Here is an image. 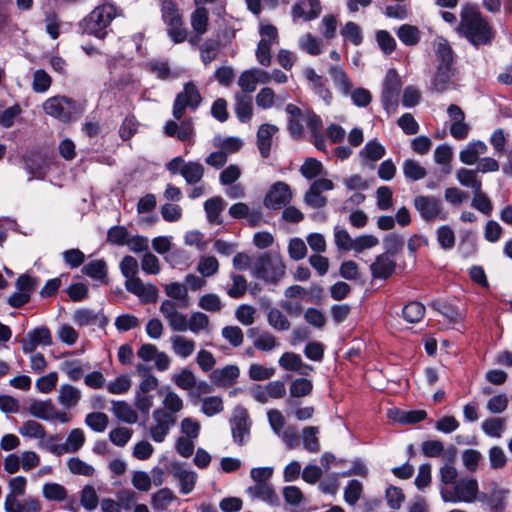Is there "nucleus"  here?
Here are the masks:
<instances>
[{
	"label": "nucleus",
	"mask_w": 512,
	"mask_h": 512,
	"mask_svg": "<svg viewBox=\"0 0 512 512\" xmlns=\"http://www.w3.org/2000/svg\"><path fill=\"white\" fill-rule=\"evenodd\" d=\"M291 197L290 187L283 182H279L274 184L266 194L264 205L273 210L281 209L290 201Z\"/></svg>",
	"instance_id": "15"
},
{
	"label": "nucleus",
	"mask_w": 512,
	"mask_h": 512,
	"mask_svg": "<svg viewBox=\"0 0 512 512\" xmlns=\"http://www.w3.org/2000/svg\"><path fill=\"white\" fill-rule=\"evenodd\" d=\"M240 370L236 365H227L221 369H215L210 374L211 381L218 387H230L238 379Z\"/></svg>",
	"instance_id": "20"
},
{
	"label": "nucleus",
	"mask_w": 512,
	"mask_h": 512,
	"mask_svg": "<svg viewBox=\"0 0 512 512\" xmlns=\"http://www.w3.org/2000/svg\"><path fill=\"white\" fill-rule=\"evenodd\" d=\"M376 41L381 51L386 55L391 54L396 49L395 39L386 30L376 32Z\"/></svg>",
	"instance_id": "62"
},
{
	"label": "nucleus",
	"mask_w": 512,
	"mask_h": 512,
	"mask_svg": "<svg viewBox=\"0 0 512 512\" xmlns=\"http://www.w3.org/2000/svg\"><path fill=\"white\" fill-rule=\"evenodd\" d=\"M313 383L306 378H297L293 380L289 387L290 397L286 399V403L290 407H295L298 403L295 398L306 397L311 394Z\"/></svg>",
	"instance_id": "23"
},
{
	"label": "nucleus",
	"mask_w": 512,
	"mask_h": 512,
	"mask_svg": "<svg viewBox=\"0 0 512 512\" xmlns=\"http://www.w3.org/2000/svg\"><path fill=\"white\" fill-rule=\"evenodd\" d=\"M413 203L421 218L426 222L436 219L445 221L448 218V213L444 211L440 199L434 196L419 195L414 198Z\"/></svg>",
	"instance_id": "8"
},
{
	"label": "nucleus",
	"mask_w": 512,
	"mask_h": 512,
	"mask_svg": "<svg viewBox=\"0 0 512 512\" xmlns=\"http://www.w3.org/2000/svg\"><path fill=\"white\" fill-rule=\"evenodd\" d=\"M202 97L193 82H187L184 88L179 92L173 103L172 114L176 120H180L185 114L186 109L195 111L201 104Z\"/></svg>",
	"instance_id": "7"
},
{
	"label": "nucleus",
	"mask_w": 512,
	"mask_h": 512,
	"mask_svg": "<svg viewBox=\"0 0 512 512\" xmlns=\"http://www.w3.org/2000/svg\"><path fill=\"white\" fill-rule=\"evenodd\" d=\"M234 111L241 123H248L253 116V101L250 95L235 93Z\"/></svg>",
	"instance_id": "22"
},
{
	"label": "nucleus",
	"mask_w": 512,
	"mask_h": 512,
	"mask_svg": "<svg viewBox=\"0 0 512 512\" xmlns=\"http://www.w3.org/2000/svg\"><path fill=\"white\" fill-rule=\"evenodd\" d=\"M83 274L95 280H103L107 276V265L103 259L93 260L82 268Z\"/></svg>",
	"instance_id": "41"
},
{
	"label": "nucleus",
	"mask_w": 512,
	"mask_h": 512,
	"mask_svg": "<svg viewBox=\"0 0 512 512\" xmlns=\"http://www.w3.org/2000/svg\"><path fill=\"white\" fill-rule=\"evenodd\" d=\"M247 493L251 497L261 499L262 501H265L270 505H279V497L275 493L272 486L267 483H260L254 486H250L247 489Z\"/></svg>",
	"instance_id": "25"
},
{
	"label": "nucleus",
	"mask_w": 512,
	"mask_h": 512,
	"mask_svg": "<svg viewBox=\"0 0 512 512\" xmlns=\"http://www.w3.org/2000/svg\"><path fill=\"white\" fill-rule=\"evenodd\" d=\"M67 466L72 474L75 475H83V476H92L95 472V469L81 460L79 457H72L68 460Z\"/></svg>",
	"instance_id": "61"
},
{
	"label": "nucleus",
	"mask_w": 512,
	"mask_h": 512,
	"mask_svg": "<svg viewBox=\"0 0 512 512\" xmlns=\"http://www.w3.org/2000/svg\"><path fill=\"white\" fill-rule=\"evenodd\" d=\"M457 179L461 185L472 188L474 192L481 190V181L477 179V174L473 170L465 168L458 170Z\"/></svg>",
	"instance_id": "52"
},
{
	"label": "nucleus",
	"mask_w": 512,
	"mask_h": 512,
	"mask_svg": "<svg viewBox=\"0 0 512 512\" xmlns=\"http://www.w3.org/2000/svg\"><path fill=\"white\" fill-rule=\"evenodd\" d=\"M385 252L388 256L395 257L404 246V239L396 233H389L383 239Z\"/></svg>",
	"instance_id": "46"
},
{
	"label": "nucleus",
	"mask_w": 512,
	"mask_h": 512,
	"mask_svg": "<svg viewBox=\"0 0 512 512\" xmlns=\"http://www.w3.org/2000/svg\"><path fill=\"white\" fill-rule=\"evenodd\" d=\"M173 475L179 480L181 493L189 494L194 489L197 479V474L194 471L177 466L174 467Z\"/></svg>",
	"instance_id": "28"
},
{
	"label": "nucleus",
	"mask_w": 512,
	"mask_h": 512,
	"mask_svg": "<svg viewBox=\"0 0 512 512\" xmlns=\"http://www.w3.org/2000/svg\"><path fill=\"white\" fill-rule=\"evenodd\" d=\"M81 396V391L78 388L70 384H64L60 387L57 399L61 405L69 409L78 404Z\"/></svg>",
	"instance_id": "31"
},
{
	"label": "nucleus",
	"mask_w": 512,
	"mask_h": 512,
	"mask_svg": "<svg viewBox=\"0 0 512 512\" xmlns=\"http://www.w3.org/2000/svg\"><path fill=\"white\" fill-rule=\"evenodd\" d=\"M340 33L344 39L349 40L355 46H359L363 42L362 29L355 22H347Z\"/></svg>",
	"instance_id": "44"
},
{
	"label": "nucleus",
	"mask_w": 512,
	"mask_h": 512,
	"mask_svg": "<svg viewBox=\"0 0 512 512\" xmlns=\"http://www.w3.org/2000/svg\"><path fill=\"white\" fill-rule=\"evenodd\" d=\"M458 502L470 503L478 496V482L476 479H461L454 484Z\"/></svg>",
	"instance_id": "21"
},
{
	"label": "nucleus",
	"mask_w": 512,
	"mask_h": 512,
	"mask_svg": "<svg viewBox=\"0 0 512 512\" xmlns=\"http://www.w3.org/2000/svg\"><path fill=\"white\" fill-rule=\"evenodd\" d=\"M129 232L124 226H113L107 232V241L117 246L126 245Z\"/></svg>",
	"instance_id": "64"
},
{
	"label": "nucleus",
	"mask_w": 512,
	"mask_h": 512,
	"mask_svg": "<svg viewBox=\"0 0 512 512\" xmlns=\"http://www.w3.org/2000/svg\"><path fill=\"white\" fill-rule=\"evenodd\" d=\"M487 146L484 142L477 141L469 143L465 149L460 152V160H494L491 157L479 158V155L484 154Z\"/></svg>",
	"instance_id": "39"
},
{
	"label": "nucleus",
	"mask_w": 512,
	"mask_h": 512,
	"mask_svg": "<svg viewBox=\"0 0 512 512\" xmlns=\"http://www.w3.org/2000/svg\"><path fill=\"white\" fill-rule=\"evenodd\" d=\"M170 341L173 352L181 358H187L191 356L196 347L194 340L187 339L181 335L172 336Z\"/></svg>",
	"instance_id": "29"
},
{
	"label": "nucleus",
	"mask_w": 512,
	"mask_h": 512,
	"mask_svg": "<svg viewBox=\"0 0 512 512\" xmlns=\"http://www.w3.org/2000/svg\"><path fill=\"white\" fill-rule=\"evenodd\" d=\"M85 424L93 431L102 433L109 424L108 416L103 412H91L85 417Z\"/></svg>",
	"instance_id": "43"
},
{
	"label": "nucleus",
	"mask_w": 512,
	"mask_h": 512,
	"mask_svg": "<svg viewBox=\"0 0 512 512\" xmlns=\"http://www.w3.org/2000/svg\"><path fill=\"white\" fill-rule=\"evenodd\" d=\"M209 11L205 7L196 8L190 16L194 33L205 34L208 31Z\"/></svg>",
	"instance_id": "33"
},
{
	"label": "nucleus",
	"mask_w": 512,
	"mask_h": 512,
	"mask_svg": "<svg viewBox=\"0 0 512 512\" xmlns=\"http://www.w3.org/2000/svg\"><path fill=\"white\" fill-rule=\"evenodd\" d=\"M425 314V306L417 301L406 304L402 309V316L408 323H418Z\"/></svg>",
	"instance_id": "40"
},
{
	"label": "nucleus",
	"mask_w": 512,
	"mask_h": 512,
	"mask_svg": "<svg viewBox=\"0 0 512 512\" xmlns=\"http://www.w3.org/2000/svg\"><path fill=\"white\" fill-rule=\"evenodd\" d=\"M117 15L118 8L115 5H99L78 23V29L82 34L104 40L111 31L110 25Z\"/></svg>",
	"instance_id": "2"
},
{
	"label": "nucleus",
	"mask_w": 512,
	"mask_h": 512,
	"mask_svg": "<svg viewBox=\"0 0 512 512\" xmlns=\"http://www.w3.org/2000/svg\"><path fill=\"white\" fill-rule=\"evenodd\" d=\"M220 42L216 39H206L200 46V58L205 66L209 65L218 56Z\"/></svg>",
	"instance_id": "35"
},
{
	"label": "nucleus",
	"mask_w": 512,
	"mask_h": 512,
	"mask_svg": "<svg viewBox=\"0 0 512 512\" xmlns=\"http://www.w3.org/2000/svg\"><path fill=\"white\" fill-rule=\"evenodd\" d=\"M20 342L24 353H32L40 345L51 346L53 343L51 332L46 326L29 331Z\"/></svg>",
	"instance_id": "13"
},
{
	"label": "nucleus",
	"mask_w": 512,
	"mask_h": 512,
	"mask_svg": "<svg viewBox=\"0 0 512 512\" xmlns=\"http://www.w3.org/2000/svg\"><path fill=\"white\" fill-rule=\"evenodd\" d=\"M223 409V400L219 396H210L202 400L201 411L208 417L221 413Z\"/></svg>",
	"instance_id": "54"
},
{
	"label": "nucleus",
	"mask_w": 512,
	"mask_h": 512,
	"mask_svg": "<svg viewBox=\"0 0 512 512\" xmlns=\"http://www.w3.org/2000/svg\"><path fill=\"white\" fill-rule=\"evenodd\" d=\"M225 207L224 200L217 196L206 200L204 203V210L206 212L207 220L211 224L221 225L223 223L220 214Z\"/></svg>",
	"instance_id": "26"
},
{
	"label": "nucleus",
	"mask_w": 512,
	"mask_h": 512,
	"mask_svg": "<svg viewBox=\"0 0 512 512\" xmlns=\"http://www.w3.org/2000/svg\"><path fill=\"white\" fill-rule=\"evenodd\" d=\"M385 496L388 506L393 510H398L405 499L402 489L393 485L387 487Z\"/></svg>",
	"instance_id": "63"
},
{
	"label": "nucleus",
	"mask_w": 512,
	"mask_h": 512,
	"mask_svg": "<svg viewBox=\"0 0 512 512\" xmlns=\"http://www.w3.org/2000/svg\"><path fill=\"white\" fill-rule=\"evenodd\" d=\"M232 286L227 290V294L234 299L241 298L247 291V280L243 275L231 274Z\"/></svg>",
	"instance_id": "51"
},
{
	"label": "nucleus",
	"mask_w": 512,
	"mask_h": 512,
	"mask_svg": "<svg viewBox=\"0 0 512 512\" xmlns=\"http://www.w3.org/2000/svg\"><path fill=\"white\" fill-rule=\"evenodd\" d=\"M219 262L214 256H203L200 258L197 271L203 277H210L218 272Z\"/></svg>",
	"instance_id": "58"
},
{
	"label": "nucleus",
	"mask_w": 512,
	"mask_h": 512,
	"mask_svg": "<svg viewBox=\"0 0 512 512\" xmlns=\"http://www.w3.org/2000/svg\"><path fill=\"white\" fill-rule=\"evenodd\" d=\"M153 419L155 425L150 428V436L153 441L161 443L168 435L170 428L175 425L177 418L172 413L159 408L153 411Z\"/></svg>",
	"instance_id": "10"
},
{
	"label": "nucleus",
	"mask_w": 512,
	"mask_h": 512,
	"mask_svg": "<svg viewBox=\"0 0 512 512\" xmlns=\"http://www.w3.org/2000/svg\"><path fill=\"white\" fill-rule=\"evenodd\" d=\"M322 7L320 0H299L292 9L291 15L293 21L303 19L304 21H312L320 16Z\"/></svg>",
	"instance_id": "16"
},
{
	"label": "nucleus",
	"mask_w": 512,
	"mask_h": 512,
	"mask_svg": "<svg viewBox=\"0 0 512 512\" xmlns=\"http://www.w3.org/2000/svg\"><path fill=\"white\" fill-rule=\"evenodd\" d=\"M457 32L476 48L490 45L495 38L492 25L483 16L479 7L473 3L462 5Z\"/></svg>",
	"instance_id": "1"
},
{
	"label": "nucleus",
	"mask_w": 512,
	"mask_h": 512,
	"mask_svg": "<svg viewBox=\"0 0 512 512\" xmlns=\"http://www.w3.org/2000/svg\"><path fill=\"white\" fill-rule=\"evenodd\" d=\"M19 433L30 438H43L46 434L44 426L34 420L24 422L19 428Z\"/></svg>",
	"instance_id": "60"
},
{
	"label": "nucleus",
	"mask_w": 512,
	"mask_h": 512,
	"mask_svg": "<svg viewBox=\"0 0 512 512\" xmlns=\"http://www.w3.org/2000/svg\"><path fill=\"white\" fill-rule=\"evenodd\" d=\"M238 85L241 88L240 93L249 95L254 92L257 86L256 73L254 69L243 71L238 79Z\"/></svg>",
	"instance_id": "59"
},
{
	"label": "nucleus",
	"mask_w": 512,
	"mask_h": 512,
	"mask_svg": "<svg viewBox=\"0 0 512 512\" xmlns=\"http://www.w3.org/2000/svg\"><path fill=\"white\" fill-rule=\"evenodd\" d=\"M385 155V148L377 141H368L360 151L363 160H380Z\"/></svg>",
	"instance_id": "45"
},
{
	"label": "nucleus",
	"mask_w": 512,
	"mask_h": 512,
	"mask_svg": "<svg viewBox=\"0 0 512 512\" xmlns=\"http://www.w3.org/2000/svg\"><path fill=\"white\" fill-rule=\"evenodd\" d=\"M43 496L49 501H63L67 497L66 488L58 483H46L42 489Z\"/></svg>",
	"instance_id": "49"
},
{
	"label": "nucleus",
	"mask_w": 512,
	"mask_h": 512,
	"mask_svg": "<svg viewBox=\"0 0 512 512\" xmlns=\"http://www.w3.org/2000/svg\"><path fill=\"white\" fill-rule=\"evenodd\" d=\"M329 74L337 88L347 95L350 93L352 88V82L348 77L345 70L339 65H332L329 68Z\"/></svg>",
	"instance_id": "32"
},
{
	"label": "nucleus",
	"mask_w": 512,
	"mask_h": 512,
	"mask_svg": "<svg viewBox=\"0 0 512 512\" xmlns=\"http://www.w3.org/2000/svg\"><path fill=\"white\" fill-rule=\"evenodd\" d=\"M113 412L115 416L126 423L134 424L138 420L137 413L125 401H113Z\"/></svg>",
	"instance_id": "36"
},
{
	"label": "nucleus",
	"mask_w": 512,
	"mask_h": 512,
	"mask_svg": "<svg viewBox=\"0 0 512 512\" xmlns=\"http://www.w3.org/2000/svg\"><path fill=\"white\" fill-rule=\"evenodd\" d=\"M396 34L399 40L407 46H415L420 41V31L413 25L403 24Z\"/></svg>",
	"instance_id": "38"
},
{
	"label": "nucleus",
	"mask_w": 512,
	"mask_h": 512,
	"mask_svg": "<svg viewBox=\"0 0 512 512\" xmlns=\"http://www.w3.org/2000/svg\"><path fill=\"white\" fill-rule=\"evenodd\" d=\"M251 270L254 277L277 285L286 275V264L280 253L264 252L255 259Z\"/></svg>",
	"instance_id": "4"
},
{
	"label": "nucleus",
	"mask_w": 512,
	"mask_h": 512,
	"mask_svg": "<svg viewBox=\"0 0 512 512\" xmlns=\"http://www.w3.org/2000/svg\"><path fill=\"white\" fill-rule=\"evenodd\" d=\"M180 174L188 184H195L202 179L204 168L199 162H185L181 166Z\"/></svg>",
	"instance_id": "34"
},
{
	"label": "nucleus",
	"mask_w": 512,
	"mask_h": 512,
	"mask_svg": "<svg viewBox=\"0 0 512 512\" xmlns=\"http://www.w3.org/2000/svg\"><path fill=\"white\" fill-rule=\"evenodd\" d=\"M213 141L218 151L211 153L206 160H225L229 155L237 153L243 147V140L238 137L223 138L217 136Z\"/></svg>",
	"instance_id": "12"
},
{
	"label": "nucleus",
	"mask_w": 512,
	"mask_h": 512,
	"mask_svg": "<svg viewBox=\"0 0 512 512\" xmlns=\"http://www.w3.org/2000/svg\"><path fill=\"white\" fill-rule=\"evenodd\" d=\"M80 503L88 511H92L97 508L99 497L92 485H86L83 487L80 495Z\"/></svg>",
	"instance_id": "50"
},
{
	"label": "nucleus",
	"mask_w": 512,
	"mask_h": 512,
	"mask_svg": "<svg viewBox=\"0 0 512 512\" xmlns=\"http://www.w3.org/2000/svg\"><path fill=\"white\" fill-rule=\"evenodd\" d=\"M161 18L166 25L169 38L174 44L186 41L188 32L184 27L183 17L178 5L173 0H162L160 4Z\"/></svg>",
	"instance_id": "6"
},
{
	"label": "nucleus",
	"mask_w": 512,
	"mask_h": 512,
	"mask_svg": "<svg viewBox=\"0 0 512 512\" xmlns=\"http://www.w3.org/2000/svg\"><path fill=\"white\" fill-rule=\"evenodd\" d=\"M306 125L310 131L311 142L318 150L325 151L326 142L323 135V122L320 116L314 112H309Z\"/></svg>",
	"instance_id": "19"
},
{
	"label": "nucleus",
	"mask_w": 512,
	"mask_h": 512,
	"mask_svg": "<svg viewBox=\"0 0 512 512\" xmlns=\"http://www.w3.org/2000/svg\"><path fill=\"white\" fill-rule=\"evenodd\" d=\"M54 408L55 406L51 400H35L30 404L28 411L32 416L38 419L52 421Z\"/></svg>",
	"instance_id": "30"
},
{
	"label": "nucleus",
	"mask_w": 512,
	"mask_h": 512,
	"mask_svg": "<svg viewBox=\"0 0 512 512\" xmlns=\"http://www.w3.org/2000/svg\"><path fill=\"white\" fill-rule=\"evenodd\" d=\"M259 35L260 40H264L269 46H273L279 43V34L278 29L264 21H260L259 23Z\"/></svg>",
	"instance_id": "55"
},
{
	"label": "nucleus",
	"mask_w": 512,
	"mask_h": 512,
	"mask_svg": "<svg viewBox=\"0 0 512 512\" xmlns=\"http://www.w3.org/2000/svg\"><path fill=\"white\" fill-rule=\"evenodd\" d=\"M318 433L319 428L317 426H307L302 430L303 446L311 453H317L320 451Z\"/></svg>",
	"instance_id": "37"
},
{
	"label": "nucleus",
	"mask_w": 512,
	"mask_h": 512,
	"mask_svg": "<svg viewBox=\"0 0 512 512\" xmlns=\"http://www.w3.org/2000/svg\"><path fill=\"white\" fill-rule=\"evenodd\" d=\"M395 259L388 254H380L376 257L375 261L370 265L371 275L375 279H387L395 271Z\"/></svg>",
	"instance_id": "18"
},
{
	"label": "nucleus",
	"mask_w": 512,
	"mask_h": 512,
	"mask_svg": "<svg viewBox=\"0 0 512 512\" xmlns=\"http://www.w3.org/2000/svg\"><path fill=\"white\" fill-rule=\"evenodd\" d=\"M267 321L272 328L278 331H286L291 325L288 318L277 308L268 311Z\"/></svg>",
	"instance_id": "48"
},
{
	"label": "nucleus",
	"mask_w": 512,
	"mask_h": 512,
	"mask_svg": "<svg viewBox=\"0 0 512 512\" xmlns=\"http://www.w3.org/2000/svg\"><path fill=\"white\" fill-rule=\"evenodd\" d=\"M174 500L173 492L169 488H162L152 496L151 504L156 510H165Z\"/></svg>",
	"instance_id": "47"
},
{
	"label": "nucleus",
	"mask_w": 512,
	"mask_h": 512,
	"mask_svg": "<svg viewBox=\"0 0 512 512\" xmlns=\"http://www.w3.org/2000/svg\"><path fill=\"white\" fill-rule=\"evenodd\" d=\"M455 233L448 225H442L437 229V241L444 250H450L455 246Z\"/></svg>",
	"instance_id": "53"
},
{
	"label": "nucleus",
	"mask_w": 512,
	"mask_h": 512,
	"mask_svg": "<svg viewBox=\"0 0 512 512\" xmlns=\"http://www.w3.org/2000/svg\"><path fill=\"white\" fill-rule=\"evenodd\" d=\"M435 56L438 61L437 67H454V52L447 40L441 38L436 43Z\"/></svg>",
	"instance_id": "27"
},
{
	"label": "nucleus",
	"mask_w": 512,
	"mask_h": 512,
	"mask_svg": "<svg viewBox=\"0 0 512 512\" xmlns=\"http://www.w3.org/2000/svg\"><path fill=\"white\" fill-rule=\"evenodd\" d=\"M248 420V413L246 409H241L230 420L233 441L239 446L245 445L249 439L250 423Z\"/></svg>",
	"instance_id": "14"
},
{
	"label": "nucleus",
	"mask_w": 512,
	"mask_h": 512,
	"mask_svg": "<svg viewBox=\"0 0 512 512\" xmlns=\"http://www.w3.org/2000/svg\"><path fill=\"white\" fill-rule=\"evenodd\" d=\"M52 83L50 75L43 69H37L33 73L32 88L36 93L46 92Z\"/></svg>",
	"instance_id": "56"
},
{
	"label": "nucleus",
	"mask_w": 512,
	"mask_h": 512,
	"mask_svg": "<svg viewBox=\"0 0 512 512\" xmlns=\"http://www.w3.org/2000/svg\"><path fill=\"white\" fill-rule=\"evenodd\" d=\"M401 89V80L395 69H389L386 72L381 102L388 113H394L398 106V96Z\"/></svg>",
	"instance_id": "9"
},
{
	"label": "nucleus",
	"mask_w": 512,
	"mask_h": 512,
	"mask_svg": "<svg viewBox=\"0 0 512 512\" xmlns=\"http://www.w3.org/2000/svg\"><path fill=\"white\" fill-rule=\"evenodd\" d=\"M138 262L130 255L125 256L121 263L120 269L126 278L125 288L128 292L137 296L143 303H154L158 299L159 291L154 284H144L137 276Z\"/></svg>",
	"instance_id": "3"
},
{
	"label": "nucleus",
	"mask_w": 512,
	"mask_h": 512,
	"mask_svg": "<svg viewBox=\"0 0 512 512\" xmlns=\"http://www.w3.org/2000/svg\"><path fill=\"white\" fill-rule=\"evenodd\" d=\"M43 110L60 122L69 123L84 113L85 102H79L67 96H53L45 100Z\"/></svg>",
	"instance_id": "5"
},
{
	"label": "nucleus",
	"mask_w": 512,
	"mask_h": 512,
	"mask_svg": "<svg viewBox=\"0 0 512 512\" xmlns=\"http://www.w3.org/2000/svg\"><path fill=\"white\" fill-rule=\"evenodd\" d=\"M508 491L493 482L487 491H478L477 500L487 504L491 512H502L505 508V497Z\"/></svg>",
	"instance_id": "11"
},
{
	"label": "nucleus",
	"mask_w": 512,
	"mask_h": 512,
	"mask_svg": "<svg viewBox=\"0 0 512 512\" xmlns=\"http://www.w3.org/2000/svg\"><path fill=\"white\" fill-rule=\"evenodd\" d=\"M60 369L67 374L71 381H78L84 376V369L80 360L64 361Z\"/></svg>",
	"instance_id": "57"
},
{
	"label": "nucleus",
	"mask_w": 512,
	"mask_h": 512,
	"mask_svg": "<svg viewBox=\"0 0 512 512\" xmlns=\"http://www.w3.org/2000/svg\"><path fill=\"white\" fill-rule=\"evenodd\" d=\"M279 128L273 124H262L257 131V147L262 158H268L271 154L273 137L278 133Z\"/></svg>",
	"instance_id": "17"
},
{
	"label": "nucleus",
	"mask_w": 512,
	"mask_h": 512,
	"mask_svg": "<svg viewBox=\"0 0 512 512\" xmlns=\"http://www.w3.org/2000/svg\"><path fill=\"white\" fill-rule=\"evenodd\" d=\"M455 75V67H436V72L432 80V89L442 93L452 86V78Z\"/></svg>",
	"instance_id": "24"
},
{
	"label": "nucleus",
	"mask_w": 512,
	"mask_h": 512,
	"mask_svg": "<svg viewBox=\"0 0 512 512\" xmlns=\"http://www.w3.org/2000/svg\"><path fill=\"white\" fill-rule=\"evenodd\" d=\"M253 346L261 352H270L279 346V342L269 331H262L255 340H253Z\"/></svg>",
	"instance_id": "42"
}]
</instances>
